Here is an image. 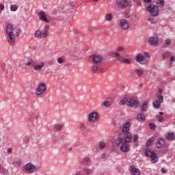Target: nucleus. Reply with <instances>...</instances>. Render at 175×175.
<instances>
[{
    "label": "nucleus",
    "instance_id": "nucleus-15",
    "mask_svg": "<svg viewBox=\"0 0 175 175\" xmlns=\"http://www.w3.org/2000/svg\"><path fill=\"white\" fill-rule=\"evenodd\" d=\"M136 62H138V64H141V65H143L144 62H146V57L141 53L138 54L136 57Z\"/></svg>",
    "mask_w": 175,
    "mask_h": 175
},
{
    "label": "nucleus",
    "instance_id": "nucleus-5",
    "mask_svg": "<svg viewBox=\"0 0 175 175\" xmlns=\"http://www.w3.org/2000/svg\"><path fill=\"white\" fill-rule=\"evenodd\" d=\"M145 155L146 157L151 158V162L152 163H157L158 162V156L157 155V153L153 150H151V149L147 148L145 150Z\"/></svg>",
    "mask_w": 175,
    "mask_h": 175
},
{
    "label": "nucleus",
    "instance_id": "nucleus-23",
    "mask_svg": "<svg viewBox=\"0 0 175 175\" xmlns=\"http://www.w3.org/2000/svg\"><path fill=\"white\" fill-rule=\"evenodd\" d=\"M135 73L137 75V76H138V77H142V76H143V75H144V70L142 68H139L135 70Z\"/></svg>",
    "mask_w": 175,
    "mask_h": 175
},
{
    "label": "nucleus",
    "instance_id": "nucleus-31",
    "mask_svg": "<svg viewBox=\"0 0 175 175\" xmlns=\"http://www.w3.org/2000/svg\"><path fill=\"white\" fill-rule=\"evenodd\" d=\"M18 9V6L16 5H10V10L11 12H16Z\"/></svg>",
    "mask_w": 175,
    "mask_h": 175
},
{
    "label": "nucleus",
    "instance_id": "nucleus-16",
    "mask_svg": "<svg viewBox=\"0 0 175 175\" xmlns=\"http://www.w3.org/2000/svg\"><path fill=\"white\" fill-rule=\"evenodd\" d=\"M149 43L151 46H158V36H154L149 39Z\"/></svg>",
    "mask_w": 175,
    "mask_h": 175
},
{
    "label": "nucleus",
    "instance_id": "nucleus-25",
    "mask_svg": "<svg viewBox=\"0 0 175 175\" xmlns=\"http://www.w3.org/2000/svg\"><path fill=\"white\" fill-rule=\"evenodd\" d=\"M131 172L133 175H140V170L137 168L133 167Z\"/></svg>",
    "mask_w": 175,
    "mask_h": 175
},
{
    "label": "nucleus",
    "instance_id": "nucleus-11",
    "mask_svg": "<svg viewBox=\"0 0 175 175\" xmlns=\"http://www.w3.org/2000/svg\"><path fill=\"white\" fill-rule=\"evenodd\" d=\"M23 169L28 173H35L36 170V166L32 163H27L23 166Z\"/></svg>",
    "mask_w": 175,
    "mask_h": 175
},
{
    "label": "nucleus",
    "instance_id": "nucleus-33",
    "mask_svg": "<svg viewBox=\"0 0 175 175\" xmlns=\"http://www.w3.org/2000/svg\"><path fill=\"white\" fill-rule=\"evenodd\" d=\"M154 142V138H150L147 142H146V147H148L151 146V143Z\"/></svg>",
    "mask_w": 175,
    "mask_h": 175
},
{
    "label": "nucleus",
    "instance_id": "nucleus-22",
    "mask_svg": "<svg viewBox=\"0 0 175 175\" xmlns=\"http://www.w3.org/2000/svg\"><path fill=\"white\" fill-rule=\"evenodd\" d=\"M137 120L139 122H142V121H146V115L143 113L137 114Z\"/></svg>",
    "mask_w": 175,
    "mask_h": 175
},
{
    "label": "nucleus",
    "instance_id": "nucleus-38",
    "mask_svg": "<svg viewBox=\"0 0 175 175\" xmlns=\"http://www.w3.org/2000/svg\"><path fill=\"white\" fill-rule=\"evenodd\" d=\"M156 117L157 118L159 122H163L164 120L163 118H162V116L157 115Z\"/></svg>",
    "mask_w": 175,
    "mask_h": 175
},
{
    "label": "nucleus",
    "instance_id": "nucleus-36",
    "mask_svg": "<svg viewBox=\"0 0 175 175\" xmlns=\"http://www.w3.org/2000/svg\"><path fill=\"white\" fill-rule=\"evenodd\" d=\"M170 55V52H166L162 55L163 59H165V58H168V57Z\"/></svg>",
    "mask_w": 175,
    "mask_h": 175
},
{
    "label": "nucleus",
    "instance_id": "nucleus-9",
    "mask_svg": "<svg viewBox=\"0 0 175 175\" xmlns=\"http://www.w3.org/2000/svg\"><path fill=\"white\" fill-rule=\"evenodd\" d=\"M99 119V113L96 111L91 112L88 114L89 122L95 123Z\"/></svg>",
    "mask_w": 175,
    "mask_h": 175
},
{
    "label": "nucleus",
    "instance_id": "nucleus-3",
    "mask_svg": "<svg viewBox=\"0 0 175 175\" xmlns=\"http://www.w3.org/2000/svg\"><path fill=\"white\" fill-rule=\"evenodd\" d=\"M129 131H131V123L129 122H126L123 125L122 129V133H120L119 136H122V138L132 139V133H131Z\"/></svg>",
    "mask_w": 175,
    "mask_h": 175
},
{
    "label": "nucleus",
    "instance_id": "nucleus-14",
    "mask_svg": "<svg viewBox=\"0 0 175 175\" xmlns=\"http://www.w3.org/2000/svg\"><path fill=\"white\" fill-rule=\"evenodd\" d=\"M44 66V62H40L34 64L33 66V69L36 71H40L42 69H43V67Z\"/></svg>",
    "mask_w": 175,
    "mask_h": 175
},
{
    "label": "nucleus",
    "instance_id": "nucleus-27",
    "mask_svg": "<svg viewBox=\"0 0 175 175\" xmlns=\"http://www.w3.org/2000/svg\"><path fill=\"white\" fill-rule=\"evenodd\" d=\"M152 105L154 109H159V107H161V102L156 100L152 103Z\"/></svg>",
    "mask_w": 175,
    "mask_h": 175
},
{
    "label": "nucleus",
    "instance_id": "nucleus-24",
    "mask_svg": "<svg viewBox=\"0 0 175 175\" xmlns=\"http://www.w3.org/2000/svg\"><path fill=\"white\" fill-rule=\"evenodd\" d=\"M165 146V141L163 139H159L157 143V148H161Z\"/></svg>",
    "mask_w": 175,
    "mask_h": 175
},
{
    "label": "nucleus",
    "instance_id": "nucleus-26",
    "mask_svg": "<svg viewBox=\"0 0 175 175\" xmlns=\"http://www.w3.org/2000/svg\"><path fill=\"white\" fill-rule=\"evenodd\" d=\"M133 142L135 143L136 146L137 147L139 146V135H134L133 138Z\"/></svg>",
    "mask_w": 175,
    "mask_h": 175
},
{
    "label": "nucleus",
    "instance_id": "nucleus-53",
    "mask_svg": "<svg viewBox=\"0 0 175 175\" xmlns=\"http://www.w3.org/2000/svg\"><path fill=\"white\" fill-rule=\"evenodd\" d=\"M31 117V118H36V116L35 115V113H32Z\"/></svg>",
    "mask_w": 175,
    "mask_h": 175
},
{
    "label": "nucleus",
    "instance_id": "nucleus-40",
    "mask_svg": "<svg viewBox=\"0 0 175 175\" xmlns=\"http://www.w3.org/2000/svg\"><path fill=\"white\" fill-rule=\"evenodd\" d=\"M117 52H113V53H120L121 51H124V47L122 46H119L116 49Z\"/></svg>",
    "mask_w": 175,
    "mask_h": 175
},
{
    "label": "nucleus",
    "instance_id": "nucleus-1",
    "mask_svg": "<svg viewBox=\"0 0 175 175\" xmlns=\"http://www.w3.org/2000/svg\"><path fill=\"white\" fill-rule=\"evenodd\" d=\"M132 138H122V136H118V137L115 140V144L116 146H120V151L122 152H128L131 151V146L129 143H131Z\"/></svg>",
    "mask_w": 175,
    "mask_h": 175
},
{
    "label": "nucleus",
    "instance_id": "nucleus-32",
    "mask_svg": "<svg viewBox=\"0 0 175 175\" xmlns=\"http://www.w3.org/2000/svg\"><path fill=\"white\" fill-rule=\"evenodd\" d=\"M103 105L105 107H109V106H111V102L105 100L103 103Z\"/></svg>",
    "mask_w": 175,
    "mask_h": 175
},
{
    "label": "nucleus",
    "instance_id": "nucleus-12",
    "mask_svg": "<svg viewBox=\"0 0 175 175\" xmlns=\"http://www.w3.org/2000/svg\"><path fill=\"white\" fill-rule=\"evenodd\" d=\"M39 17L40 20L44 21L45 23H50L51 21V16L50 15L46 14L44 11H40L39 13Z\"/></svg>",
    "mask_w": 175,
    "mask_h": 175
},
{
    "label": "nucleus",
    "instance_id": "nucleus-60",
    "mask_svg": "<svg viewBox=\"0 0 175 175\" xmlns=\"http://www.w3.org/2000/svg\"><path fill=\"white\" fill-rule=\"evenodd\" d=\"M16 36H19V34H18V33H16Z\"/></svg>",
    "mask_w": 175,
    "mask_h": 175
},
{
    "label": "nucleus",
    "instance_id": "nucleus-62",
    "mask_svg": "<svg viewBox=\"0 0 175 175\" xmlns=\"http://www.w3.org/2000/svg\"><path fill=\"white\" fill-rule=\"evenodd\" d=\"M70 150H72V148H69V150H70Z\"/></svg>",
    "mask_w": 175,
    "mask_h": 175
},
{
    "label": "nucleus",
    "instance_id": "nucleus-46",
    "mask_svg": "<svg viewBox=\"0 0 175 175\" xmlns=\"http://www.w3.org/2000/svg\"><path fill=\"white\" fill-rule=\"evenodd\" d=\"M144 57L145 59L146 58H150V54H148V53H147V52H145L144 53Z\"/></svg>",
    "mask_w": 175,
    "mask_h": 175
},
{
    "label": "nucleus",
    "instance_id": "nucleus-17",
    "mask_svg": "<svg viewBox=\"0 0 175 175\" xmlns=\"http://www.w3.org/2000/svg\"><path fill=\"white\" fill-rule=\"evenodd\" d=\"M120 27L123 29H128L129 28V23L126 22L125 19L120 20Z\"/></svg>",
    "mask_w": 175,
    "mask_h": 175
},
{
    "label": "nucleus",
    "instance_id": "nucleus-39",
    "mask_svg": "<svg viewBox=\"0 0 175 175\" xmlns=\"http://www.w3.org/2000/svg\"><path fill=\"white\" fill-rule=\"evenodd\" d=\"M62 128H64V125H62V124H57L55 126V129H57V131H62Z\"/></svg>",
    "mask_w": 175,
    "mask_h": 175
},
{
    "label": "nucleus",
    "instance_id": "nucleus-52",
    "mask_svg": "<svg viewBox=\"0 0 175 175\" xmlns=\"http://www.w3.org/2000/svg\"><path fill=\"white\" fill-rule=\"evenodd\" d=\"M49 26H45V29L43 31H47V32H49Z\"/></svg>",
    "mask_w": 175,
    "mask_h": 175
},
{
    "label": "nucleus",
    "instance_id": "nucleus-8",
    "mask_svg": "<svg viewBox=\"0 0 175 175\" xmlns=\"http://www.w3.org/2000/svg\"><path fill=\"white\" fill-rule=\"evenodd\" d=\"M49 36V31H40V29L36 30L34 33V38L36 39H44V38H47Z\"/></svg>",
    "mask_w": 175,
    "mask_h": 175
},
{
    "label": "nucleus",
    "instance_id": "nucleus-59",
    "mask_svg": "<svg viewBox=\"0 0 175 175\" xmlns=\"http://www.w3.org/2000/svg\"><path fill=\"white\" fill-rule=\"evenodd\" d=\"M92 1H94V2H98V1L99 0H92Z\"/></svg>",
    "mask_w": 175,
    "mask_h": 175
},
{
    "label": "nucleus",
    "instance_id": "nucleus-49",
    "mask_svg": "<svg viewBox=\"0 0 175 175\" xmlns=\"http://www.w3.org/2000/svg\"><path fill=\"white\" fill-rule=\"evenodd\" d=\"M144 2H146V3H151L152 0H142Z\"/></svg>",
    "mask_w": 175,
    "mask_h": 175
},
{
    "label": "nucleus",
    "instance_id": "nucleus-58",
    "mask_svg": "<svg viewBox=\"0 0 175 175\" xmlns=\"http://www.w3.org/2000/svg\"><path fill=\"white\" fill-rule=\"evenodd\" d=\"M75 175H81V174H80V172H77Z\"/></svg>",
    "mask_w": 175,
    "mask_h": 175
},
{
    "label": "nucleus",
    "instance_id": "nucleus-63",
    "mask_svg": "<svg viewBox=\"0 0 175 175\" xmlns=\"http://www.w3.org/2000/svg\"><path fill=\"white\" fill-rule=\"evenodd\" d=\"M0 169H1V165H0Z\"/></svg>",
    "mask_w": 175,
    "mask_h": 175
},
{
    "label": "nucleus",
    "instance_id": "nucleus-47",
    "mask_svg": "<svg viewBox=\"0 0 175 175\" xmlns=\"http://www.w3.org/2000/svg\"><path fill=\"white\" fill-rule=\"evenodd\" d=\"M148 21L151 23V24H154L155 23V21H154L153 18H148Z\"/></svg>",
    "mask_w": 175,
    "mask_h": 175
},
{
    "label": "nucleus",
    "instance_id": "nucleus-51",
    "mask_svg": "<svg viewBox=\"0 0 175 175\" xmlns=\"http://www.w3.org/2000/svg\"><path fill=\"white\" fill-rule=\"evenodd\" d=\"M79 128H80L81 129H83V128H84V124H83V123L80 124H79Z\"/></svg>",
    "mask_w": 175,
    "mask_h": 175
},
{
    "label": "nucleus",
    "instance_id": "nucleus-4",
    "mask_svg": "<svg viewBox=\"0 0 175 175\" xmlns=\"http://www.w3.org/2000/svg\"><path fill=\"white\" fill-rule=\"evenodd\" d=\"M47 91V86L44 82H40L36 89V95L37 96H43Z\"/></svg>",
    "mask_w": 175,
    "mask_h": 175
},
{
    "label": "nucleus",
    "instance_id": "nucleus-37",
    "mask_svg": "<svg viewBox=\"0 0 175 175\" xmlns=\"http://www.w3.org/2000/svg\"><path fill=\"white\" fill-rule=\"evenodd\" d=\"M91 70L93 72V73H96L98 72V66L95 65L93 66Z\"/></svg>",
    "mask_w": 175,
    "mask_h": 175
},
{
    "label": "nucleus",
    "instance_id": "nucleus-54",
    "mask_svg": "<svg viewBox=\"0 0 175 175\" xmlns=\"http://www.w3.org/2000/svg\"><path fill=\"white\" fill-rule=\"evenodd\" d=\"M86 162H90V159L88 157L85 158Z\"/></svg>",
    "mask_w": 175,
    "mask_h": 175
},
{
    "label": "nucleus",
    "instance_id": "nucleus-61",
    "mask_svg": "<svg viewBox=\"0 0 175 175\" xmlns=\"http://www.w3.org/2000/svg\"><path fill=\"white\" fill-rule=\"evenodd\" d=\"M159 92H162V90L160 89V90H159Z\"/></svg>",
    "mask_w": 175,
    "mask_h": 175
},
{
    "label": "nucleus",
    "instance_id": "nucleus-45",
    "mask_svg": "<svg viewBox=\"0 0 175 175\" xmlns=\"http://www.w3.org/2000/svg\"><path fill=\"white\" fill-rule=\"evenodd\" d=\"M20 161H14L12 165H14V166H20Z\"/></svg>",
    "mask_w": 175,
    "mask_h": 175
},
{
    "label": "nucleus",
    "instance_id": "nucleus-34",
    "mask_svg": "<svg viewBox=\"0 0 175 175\" xmlns=\"http://www.w3.org/2000/svg\"><path fill=\"white\" fill-rule=\"evenodd\" d=\"M105 18L107 20V21H111V20L113 18V15H111V14H108L106 15Z\"/></svg>",
    "mask_w": 175,
    "mask_h": 175
},
{
    "label": "nucleus",
    "instance_id": "nucleus-44",
    "mask_svg": "<svg viewBox=\"0 0 175 175\" xmlns=\"http://www.w3.org/2000/svg\"><path fill=\"white\" fill-rule=\"evenodd\" d=\"M158 99H159V102L162 103V102H163V96H162V95L159 96Z\"/></svg>",
    "mask_w": 175,
    "mask_h": 175
},
{
    "label": "nucleus",
    "instance_id": "nucleus-10",
    "mask_svg": "<svg viewBox=\"0 0 175 175\" xmlns=\"http://www.w3.org/2000/svg\"><path fill=\"white\" fill-rule=\"evenodd\" d=\"M90 58H91L92 62L96 65H99L100 64H102V62H105V59L100 55H93L90 56Z\"/></svg>",
    "mask_w": 175,
    "mask_h": 175
},
{
    "label": "nucleus",
    "instance_id": "nucleus-41",
    "mask_svg": "<svg viewBox=\"0 0 175 175\" xmlns=\"http://www.w3.org/2000/svg\"><path fill=\"white\" fill-rule=\"evenodd\" d=\"M57 61L58 64H64V62H65V61L64 60V58L62 57L57 58Z\"/></svg>",
    "mask_w": 175,
    "mask_h": 175
},
{
    "label": "nucleus",
    "instance_id": "nucleus-50",
    "mask_svg": "<svg viewBox=\"0 0 175 175\" xmlns=\"http://www.w3.org/2000/svg\"><path fill=\"white\" fill-rule=\"evenodd\" d=\"M170 62H174V56H172L170 59Z\"/></svg>",
    "mask_w": 175,
    "mask_h": 175
},
{
    "label": "nucleus",
    "instance_id": "nucleus-29",
    "mask_svg": "<svg viewBox=\"0 0 175 175\" xmlns=\"http://www.w3.org/2000/svg\"><path fill=\"white\" fill-rule=\"evenodd\" d=\"M34 64L33 60L30 59L25 64V66H32V68H33Z\"/></svg>",
    "mask_w": 175,
    "mask_h": 175
},
{
    "label": "nucleus",
    "instance_id": "nucleus-7",
    "mask_svg": "<svg viewBox=\"0 0 175 175\" xmlns=\"http://www.w3.org/2000/svg\"><path fill=\"white\" fill-rule=\"evenodd\" d=\"M146 10L149 12L152 16H158L159 13V8H158V5H155L154 4H150L148 8H146Z\"/></svg>",
    "mask_w": 175,
    "mask_h": 175
},
{
    "label": "nucleus",
    "instance_id": "nucleus-20",
    "mask_svg": "<svg viewBox=\"0 0 175 175\" xmlns=\"http://www.w3.org/2000/svg\"><path fill=\"white\" fill-rule=\"evenodd\" d=\"M83 173L85 175H92L94 174V169L90 168L88 167H85L83 168Z\"/></svg>",
    "mask_w": 175,
    "mask_h": 175
},
{
    "label": "nucleus",
    "instance_id": "nucleus-35",
    "mask_svg": "<svg viewBox=\"0 0 175 175\" xmlns=\"http://www.w3.org/2000/svg\"><path fill=\"white\" fill-rule=\"evenodd\" d=\"M156 3L157 5H161V6H163L165 5V1L163 0H157Z\"/></svg>",
    "mask_w": 175,
    "mask_h": 175
},
{
    "label": "nucleus",
    "instance_id": "nucleus-18",
    "mask_svg": "<svg viewBox=\"0 0 175 175\" xmlns=\"http://www.w3.org/2000/svg\"><path fill=\"white\" fill-rule=\"evenodd\" d=\"M117 5L119 8H126V6L129 5V3L126 0H121L120 1L117 2Z\"/></svg>",
    "mask_w": 175,
    "mask_h": 175
},
{
    "label": "nucleus",
    "instance_id": "nucleus-6",
    "mask_svg": "<svg viewBox=\"0 0 175 175\" xmlns=\"http://www.w3.org/2000/svg\"><path fill=\"white\" fill-rule=\"evenodd\" d=\"M109 56L115 58L117 61H120L122 64H131V60L129 59L122 58L120 53L111 52Z\"/></svg>",
    "mask_w": 175,
    "mask_h": 175
},
{
    "label": "nucleus",
    "instance_id": "nucleus-28",
    "mask_svg": "<svg viewBox=\"0 0 175 175\" xmlns=\"http://www.w3.org/2000/svg\"><path fill=\"white\" fill-rule=\"evenodd\" d=\"M172 44V40L167 39V40H165V44H163V47L164 49H166V47H167V46H170V44ZM166 45H167V46H166Z\"/></svg>",
    "mask_w": 175,
    "mask_h": 175
},
{
    "label": "nucleus",
    "instance_id": "nucleus-19",
    "mask_svg": "<svg viewBox=\"0 0 175 175\" xmlns=\"http://www.w3.org/2000/svg\"><path fill=\"white\" fill-rule=\"evenodd\" d=\"M129 101V96H125L120 101L119 105H120V106H124V105H128Z\"/></svg>",
    "mask_w": 175,
    "mask_h": 175
},
{
    "label": "nucleus",
    "instance_id": "nucleus-48",
    "mask_svg": "<svg viewBox=\"0 0 175 175\" xmlns=\"http://www.w3.org/2000/svg\"><path fill=\"white\" fill-rule=\"evenodd\" d=\"M0 9L1 10H3L5 9V5H3V4L0 3Z\"/></svg>",
    "mask_w": 175,
    "mask_h": 175
},
{
    "label": "nucleus",
    "instance_id": "nucleus-43",
    "mask_svg": "<svg viewBox=\"0 0 175 175\" xmlns=\"http://www.w3.org/2000/svg\"><path fill=\"white\" fill-rule=\"evenodd\" d=\"M149 126L150 129H155V128H157V125L154 124L153 123L149 124Z\"/></svg>",
    "mask_w": 175,
    "mask_h": 175
},
{
    "label": "nucleus",
    "instance_id": "nucleus-21",
    "mask_svg": "<svg viewBox=\"0 0 175 175\" xmlns=\"http://www.w3.org/2000/svg\"><path fill=\"white\" fill-rule=\"evenodd\" d=\"M140 109L142 113L147 111V109H148V102L144 101L141 105Z\"/></svg>",
    "mask_w": 175,
    "mask_h": 175
},
{
    "label": "nucleus",
    "instance_id": "nucleus-30",
    "mask_svg": "<svg viewBox=\"0 0 175 175\" xmlns=\"http://www.w3.org/2000/svg\"><path fill=\"white\" fill-rule=\"evenodd\" d=\"M167 140H173L174 139V134L168 133L166 136Z\"/></svg>",
    "mask_w": 175,
    "mask_h": 175
},
{
    "label": "nucleus",
    "instance_id": "nucleus-2",
    "mask_svg": "<svg viewBox=\"0 0 175 175\" xmlns=\"http://www.w3.org/2000/svg\"><path fill=\"white\" fill-rule=\"evenodd\" d=\"M5 33L8 44L10 46L16 44V35H14V27H13V25L8 24L6 26Z\"/></svg>",
    "mask_w": 175,
    "mask_h": 175
},
{
    "label": "nucleus",
    "instance_id": "nucleus-42",
    "mask_svg": "<svg viewBox=\"0 0 175 175\" xmlns=\"http://www.w3.org/2000/svg\"><path fill=\"white\" fill-rule=\"evenodd\" d=\"M104 147H106V143L105 142H100V144H99V148L101 149V150H103V148Z\"/></svg>",
    "mask_w": 175,
    "mask_h": 175
},
{
    "label": "nucleus",
    "instance_id": "nucleus-56",
    "mask_svg": "<svg viewBox=\"0 0 175 175\" xmlns=\"http://www.w3.org/2000/svg\"><path fill=\"white\" fill-rule=\"evenodd\" d=\"M8 152L9 154H10V153L12 152V148H9V149L8 150Z\"/></svg>",
    "mask_w": 175,
    "mask_h": 175
},
{
    "label": "nucleus",
    "instance_id": "nucleus-55",
    "mask_svg": "<svg viewBox=\"0 0 175 175\" xmlns=\"http://www.w3.org/2000/svg\"><path fill=\"white\" fill-rule=\"evenodd\" d=\"M161 173H166L165 170L163 168H161Z\"/></svg>",
    "mask_w": 175,
    "mask_h": 175
},
{
    "label": "nucleus",
    "instance_id": "nucleus-57",
    "mask_svg": "<svg viewBox=\"0 0 175 175\" xmlns=\"http://www.w3.org/2000/svg\"><path fill=\"white\" fill-rule=\"evenodd\" d=\"M159 114H160L161 116H163V112H159Z\"/></svg>",
    "mask_w": 175,
    "mask_h": 175
},
{
    "label": "nucleus",
    "instance_id": "nucleus-13",
    "mask_svg": "<svg viewBox=\"0 0 175 175\" xmlns=\"http://www.w3.org/2000/svg\"><path fill=\"white\" fill-rule=\"evenodd\" d=\"M139 105H140V102H139V100L129 97V103H127V106H129V107L137 108L139 107Z\"/></svg>",
    "mask_w": 175,
    "mask_h": 175
}]
</instances>
